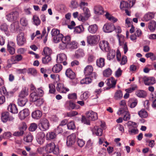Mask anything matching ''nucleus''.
I'll use <instances>...</instances> for the list:
<instances>
[{
	"label": "nucleus",
	"instance_id": "obj_1",
	"mask_svg": "<svg viewBox=\"0 0 156 156\" xmlns=\"http://www.w3.org/2000/svg\"><path fill=\"white\" fill-rule=\"evenodd\" d=\"M83 12L79 15L78 19L80 21H84L88 20L90 16V14L89 9L87 7L83 8Z\"/></svg>",
	"mask_w": 156,
	"mask_h": 156
},
{
	"label": "nucleus",
	"instance_id": "obj_2",
	"mask_svg": "<svg viewBox=\"0 0 156 156\" xmlns=\"http://www.w3.org/2000/svg\"><path fill=\"white\" fill-rule=\"evenodd\" d=\"M99 40V37L98 35H90L87 37V43L91 46L97 44Z\"/></svg>",
	"mask_w": 156,
	"mask_h": 156
},
{
	"label": "nucleus",
	"instance_id": "obj_3",
	"mask_svg": "<svg viewBox=\"0 0 156 156\" xmlns=\"http://www.w3.org/2000/svg\"><path fill=\"white\" fill-rule=\"evenodd\" d=\"M49 126V121L45 118H44L41 120L40 123L39 124L40 128L42 131H44L48 129Z\"/></svg>",
	"mask_w": 156,
	"mask_h": 156
},
{
	"label": "nucleus",
	"instance_id": "obj_4",
	"mask_svg": "<svg viewBox=\"0 0 156 156\" xmlns=\"http://www.w3.org/2000/svg\"><path fill=\"white\" fill-rule=\"evenodd\" d=\"M19 17V13L16 11L11 12L6 16L7 20L11 22L16 20Z\"/></svg>",
	"mask_w": 156,
	"mask_h": 156
},
{
	"label": "nucleus",
	"instance_id": "obj_5",
	"mask_svg": "<svg viewBox=\"0 0 156 156\" xmlns=\"http://www.w3.org/2000/svg\"><path fill=\"white\" fill-rule=\"evenodd\" d=\"M118 37L119 44L120 46H122V48L124 50V53L126 54L128 50V48L127 43L125 42L124 40V36L122 35H117Z\"/></svg>",
	"mask_w": 156,
	"mask_h": 156
},
{
	"label": "nucleus",
	"instance_id": "obj_6",
	"mask_svg": "<svg viewBox=\"0 0 156 156\" xmlns=\"http://www.w3.org/2000/svg\"><path fill=\"white\" fill-rule=\"evenodd\" d=\"M17 43L18 45L21 46L26 42V39L23 32H20L17 36Z\"/></svg>",
	"mask_w": 156,
	"mask_h": 156
},
{
	"label": "nucleus",
	"instance_id": "obj_7",
	"mask_svg": "<svg viewBox=\"0 0 156 156\" xmlns=\"http://www.w3.org/2000/svg\"><path fill=\"white\" fill-rule=\"evenodd\" d=\"M67 59L66 55L64 53H61L57 55V61L58 63H63L65 66L67 64L66 61Z\"/></svg>",
	"mask_w": 156,
	"mask_h": 156
},
{
	"label": "nucleus",
	"instance_id": "obj_8",
	"mask_svg": "<svg viewBox=\"0 0 156 156\" xmlns=\"http://www.w3.org/2000/svg\"><path fill=\"white\" fill-rule=\"evenodd\" d=\"M86 115V117L87 119L92 121H95L98 118L97 114L91 110L87 112Z\"/></svg>",
	"mask_w": 156,
	"mask_h": 156
},
{
	"label": "nucleus",
	"instance_id": "obj_9",
	"mask_svg": "<svg viewBox=\"0 0 156 156\" xmlns=\"http://www.w3.org/2000/svg\"><path fill=\"white\" fill-rule=\"evenodd\" d=\"M115 29L114 25L111 23L105 24L103 27V31L106 33H110L113 31Z\"/></svg>",
	"mask_w": 156,
	"mask_h": 156
},
{
	"label": "nucleus",
	"instance_id": "obj_10",
	"mask_svg": "<svg viewBox=\"0 0 156 156\" xmlns=\"http://www.w3.org/2000/svg\"><path fill=\"white\" fill-rule=\"evenodd\" d=\"M45 134L42 132H39L36 136V140L38 144H42L44 141Z\"/></svg>",
	"mask_w": 156,
	"mask_h": 156
},
{
	"label": "nucleus",
	"instance_id": "obj_11",
	"mask_svg": "<svg viewBox=\"0 0 156 156\" xmlns=\"http://www.w3.org/2000/svg\"><path fill=\"white\" fill-rule=\"evenodd\" d=\"M76 137V135L74 133H73L68 136L67 139V145L69 146H71L73 145L75 142Z\"/></svg>",
	"mask_w": 156,
	"mask_h": 156
},
{
	"label": "nucleus",
	"instance_id": "obj_12",
	"mask_svg": "<svg viewBox=\"0 0 156 156\" xmlns=\"http://www.w3.org/2000/svg\"><path fill=\"white\" fill-rule=\"evenodd\" d=\"M99 46L103 51H108L110 49L108 42L105 41H101L99 43Z\"/></svg>",
	"mask_w": 156,
	"mask_h": 156
},
{
	"label": "nucleus",
	"instance_id": "obj_13",
	"mask_svg": "<svg viewBox=\"0 0 156 156\" xmlns=\"http://www.w3.org/2000/svg\"><path fill=\"white\" fill-rule=\"evenodd\" d=\"M144 84L146 85H149L154 84L155 83V78L152 77H144L143 78Z\"/></svg>",
	"mask_w": 156,
	"mask_h": 156
},
{
	"label": "nucleus",
	"instance_id": "obj_14",
	"mask_svg": "<svg viewBox=\"0 0 156 156\" xmlns=\"http://www.w3.org/2000/svg\"><path fill=\"white\" fill-rule=\"evenodd\" d=\"M116 83V80L113 77L108 78L106 80V84L109 87L108 89L114 88Z\"/></svg>",
	"mask_w": 156,
	"mask_h": 156
},
{
	"label": "nucleus",
	"instance_id": "obj_15",
	"mask_svg": "<svg viewBox=\"0 0 156 156\" xmlns=\"http://www.w3.org/2000/svg\"><path fill=\"white\" fill-rule=\"evenodd\" d=\"M56 89L58 91L62 93H66L69 90L68 88L65 87L63 84L62 83L58 84Z\"/></svg>",
	"mask_w": 156,
	"mask_h": 156
},
{
	"label": "nucleus",
	"instance_id": "obj_16",
	"mask_svg": "<svg viewBox=\"0 0 156 156\" xmlns=\"http://www.w3.org/2000/svg\"><path fill=\"white\" fill-rule=\"evenodd\" d=\"M29 114V110L28 109L26 108L21 111L19 114V116L21 120L24 119Z\"/></svg>",
	"mask_w": 156,
	"mask_h": 156
},
{
	"label": "nucleus",
	"instance_id": "obj_17",
	"mask_svg": "<svg viewBox=\"0 0 156 156\" xmlns=\"http://www.w3.org/2000/svg\"><path fill=\"white\" fill-rule=\"evenodd\" d=\"M93 68L90 65L87 66L84 70V73L86 76H90L93 71Z\"/></svg>",
	"mask_w": 156,
	"mask_h": 156
},
{
	"label": "nucleus",
	"instance_id": "obj_18",
	"mask_svg": "<svg viewBox=\"0 0 156 156\" xmlns=\"http://www.w3.org/2000/svg\"><path fill=\"white\" fill-rule=\"evenodd\" d=\"M9 111L13 114H16L18 113V109L16 105L13 104H10L8 107Z\"/></svg>",
	"mask_w": 156,
	"mask_h": 156
},
{
	"label": "nucleus",
	"instance_id": "obj_19",
	"mask_svg": "<svg viewBox=\"0 0 156 156\" xmlns=\"http://www.w3.org/2000/svg\"><path fill=\"white\" fill-rule=\"evenodd\" d=\"M9 118V113L8 112H5L2 113L1 119L3 122H6L9 119L12 120L14 119L13 117H12L11 119Z\"/></svg>",
	"mask_w": 156,
	"mask_h": 156
},
{
	"label": "nucleus",
	"instance_id": "obj_20",
	"mask_svg": "<svg viewBox=\"0 0 156 156\" xmlns=\"http://www.w3.org/2000/svg\"><path fill=\"white\" fill-rule=\"evenodd\" d=\"M66 76L71 79H73L76 77V75L70 69H67L66 72Z\"/></svg>",
	"mask_w": 156,
	"mask_h": 156
},
{
	"label": "nucleus",
	"instance_id": "obj_21",
	"mask_svg": "<svg viewBox=\"0 0 156 156\" xmlns=\"http://www.w3.org/2000/svg\"><path fill=\"white\" fill-rule=\"evenodd\" d=\"M95 13L98 15L103 14L104 13L103 8L100 5H97L94 7V9Z\"/></svg>",
	"mask_w": 156,
	"mask_h": 156
},
{
	"label": "nucleus",
	"instance_id": "obj_22",
	"mask_svg": "<svg viewBox=\"0 0 156 156\" xmlns=\"http://www.w3.org/2000/svg\"><path fill=\"white\" fill-rule=\"evenodd\" d=\"M148 28L151 31L154 32L156 29V22L151 20L148 23Z\"/></svg>",
	"mask_w": 156,
	"mask_h": 156
},
{
	"label": "nucleus",
	"instance_id": "obj_23",
	"mask_svg": "<svg viewBox=\"0 0 156 156\" xmlns=\"http://www.w3.org/2000/svg\"><path fill=\"white\" fill-rule=\"evenodd\" d=\"M55 147V144L53 142H52L48 144L45 148V150L47 153H51L53 151V149Z\"/></svg>",
	"mask_w": 156,
	"mask_h": 156
},
{
	"label": "nucleus",
	"instance_id": "obj_24",
	"mask_svg": "<svg viewBox=\"0 0 156 156\" xmlns=\"http://www.w3.org/2000/svg\"><path fill=\"white\" fill-rule=\"evenodd\" d=\"M93 133H95L98 136H101L102 134V130L101 128H99L97 126H95L92 129Z\"/></svg>",
	"mask_w": 156,
	"mask_h": 156
},
{
	"label": "nucleus",
	"instance_id": "obj_25",
	"mask_svg": "<svg viewBox=\"0 0 156 156\" xmlns=\"http://www.w3.org/2000/svg\"><path fill=\"white\" fill-rule=\"evenodd\" d=\"M30 101L33 102H35V101H36L37 100V99L40 97L38 95V93L34 92L30 94Z\"/></svg>",
	"mask_w": 156,
	"mask_h": 156
},
{
	"label": "nucleus",
	"instance_id": "obj_26",
	"mask_svg": "<svg viewBox=\"0 0 156 156\" xmlns=\"http://www.w3.org/2000/svg\"><path fill=\"white\" fill-rule=\"evenodd\" d=\"M22 59V56L21 55L18 54L12 56L11 58V60L12 62H15L20 61Z\"/></svg>",
	"mask_w": 156,
	"mask_h": 156
},
{
	"label": "nucleus",
	"instance_id": "obj_27",
	"mask_svg": "<svg viewBox=\"0 0 156 156\" xmlns=\"http://www.w3.org/2000/svg\"><path fill=\"white\" fill-rule=\"evenodd\" d=\"M42 113L40 110H37L33 112L32 114V117L35 119H38L41 116Z\"/></svg>",
	"mask_w": 156,
	"mask_h": 156
},
{
	"label": "nucleus",
	"instance_id": "obj_28",
	"mask_svg": "<svg viewBox=\"0 0 156 156\" xmlns=\"http://www.w3.org/2000/svg\"><path fill=\"white\" fill-rule=\"evenodd\" d=\"M98 30V27L96 24L91 25L89 26L88 28V31L90 33H95Z\"/></svg>",
	"mask_w": 156,
	"mask_h": 156
},
{
	"label": "nucleus",
	"instance_id": "obj_29",
	"mask_svg": "<svg viewBox=\"0 0 156 156\" xmlns=\"http://www.w3.org/2000/svg\"><path fill=\"white\" fill-rule=\"evenodd\" d=\"M33 139V135L29 133L24 136L23 140L27 143H30L32 141Z\"/></svg>",
	"mask_w": 156,
	"mask_h": 156
},
{
	"label": "nucleus",
	"instance_id": "obj_30",
	"mask_svg": "<svg viewBox=\"0 0 156 156\" xmlns=\"http://www.w3.org/2000/svg\"><path fill=\"white\" fill-rule=\"evenodd\" d=\"M28 94V89L27 88H23L19 94V98H26L25 97Z\"/></svg>",
	"mask_w": 156,
	"mask_h": 156
},
{
	"label": "nucleus",
	"instance_id": "obj_31",
	"mask_svg": "<svg viewBox=\"0 0 156 156\" xmlns=\"http://www.w3.org/2000/svg\"><path fill=\"white\" fill-rule=\"evenodd\" d=\"M96 64L99 67L102 68L105 65V59L104 58H100L97 60Z\"/></svg>",
	"mask_w": 156,
	"mask_h": 156
},
{
	"label": "nucleus",
	"instance_id": "obj_32",
	"mask_svg": "<svg viewBox=\"0 0 156 156\" xmlns=\"http://www.w3.org/2000/svg\"><path fill=\"white\" fill-rule=\"evenodd\" d=\"M128 132L130 135H134L138 133V130L136 126L134 127H129Z\"/></svg>",
	"mask_w": 156,
	"mask_h": 156
},
{
	"label": "nucleus",
	"instance_id": "obj_33",
	"mask_svg": "<svg viewBox=\"0 0 156 156\" xmlns=\"http://www.w3.org/2000/svg\"><path fill=\"white\" fill-rule=\"evenodd\" d=\"M62 41L64 42L67 45L69 44L71 45L73 44V43H75L74 42H71V37L69 36H66L65 37L63 36Z\"/></svg>",
	"mask_w": 156,
	"mask_h": 156
},
{
	"label": "nucleus",
	"instance_id": "obj_34",
	"mask_svg": "<svg viewBox=\"0 0 156 156\" xmlns=\"http://www.w3.org/2000/svg\"><path fill=\"white\" fill-rule=\"evenodd\" d=\"M138 101L136 99H130L128 102V105L131 108H134L137 105Z\"/></svg>",
	"mask_w": 156,
	"mask_h": 156
},
{
	"label": "nucleus",
	"instance_id": "obj_35",
	"mask_svg": "<svg viewBox=\"0 0 156 156\" xmlns=\"http://www.w3.org/2000/svg\"><path fill=\"white\" fill-rule=\"evenodd\" d=\"M62 68V66L61 65L57 64L53 67L52 70L54 73H58L61 70Z\"/></svg>",
	"mask_w": 156,
	"mask_h": 156
},
{
	"label": "nucleus",
	"instance_id": "obj_36",
	"mask_svg": "<svg viewBox=\"0 0 156 156\" xmlns=\"http://www.w3.org/2000/svg\"><path fill=\"white\" fill-rule=\"evenodd\" d=\"M136 94L138 97L143 98L145 97L147 95L145 91L141 90H138L136 91Z\"/></svg>",
	"mask_w": 156,
	"mask_h": 156
},
{
	"label": "nucleus",
	"instance_id": "obj_37",
	"mask_svg": "<svg viewBox=\"0 0 156 156\" xmlns=\"http://www.w3.org/2000/svg\"><path fill=\"white\" fill-rule=\"evenodd\" d=\"M122 97V94L121 91L120 90H118L115 93L114 98L117 100H120Z\"/></svg>",
	"mask_w": 156,
	"mask_h": 156
},
{
	"label": "nucleus",
	"instance_id": "obj_38",
	"mask_svg": "<svg viewBox=\"0 0 156 156\" xmlns=\"http://www.w3.org/2000/svg\"><path fill=\"white\" fill-rule=\"evenodd\" d=\"M27 101V100L26 98H19L18 99V103L20 106H23L25 105Z\"/></svg>",
	"mask_w": 156,
	"mask_h": 156
},
{
	"label": "nucleus",
	"instance_id": "obj_39",
	"mask_svg": "<svg viewBox=\"0 0 156 156\" xmlns=\"http://www.w3.org/2000/svg\"><path fill=\"white\" fill-rule=\"evenodd\" d=\"M20 26L18 22H15L11 25V30L13 32L16 31L19 28Z\"/></svg>",
	"mask_w": 156,
	"mask_h": 156
},
{
	"label": "nucleus",
	"instance_id": "obj_40",
	"mask_svg": "<svg viewBox=\"0 0 156 156\" xmlns=\"http://www.w3.org/2000/svg\"><path fill=\"white\" fill-rule=\"evenodd\" d=\"M105 12L106 14L105 16L108 20L112 21L114 22H115L117 21V19L116 18L112 16L108 12Z\"/></svg>",
	"mask_w": 156,
	"mask_h": 156
},
{
	"label": "nucleus",
	"instance_id": "obj_41",
	"mask_svg": "<svg viewBox=\"0 0 156 156\" xmlns=\"http://www.w3.org/2000/svg\"><path fill=\"white\" fill-rule=\"evenodd\" d=\"M56 136V133L54 132H49L46 135V138L47 140H50L55 138Z\"/></svg>",
	"mask_w": 156,
	"mask_h": 156
},
{
	"label": "nucleus",
	"instance_id": "obj_42",
	"mask_svg": "<svg viewBox=\"0 0 156 156\" xmlns=\"http://www.w3.org/2000/svg\"><path fill=\"white\" fill-rule=\"evenodd\" d=\"M139 116L141 118H146L148 116L147 113L144 109H142L138 112Z\"/></svg>",
	"mask_w": 156,
	"mask_h": 156
},
{
	"label": "nucleus",
	"instance_id": "obj_43",
	"mask_svg": "<svg viewBox=\"0 0 156 156\" xmlns=\"http://www.w3.org/2000/svg\"><path fill=\"white\" fill-rule=\"evenodd\" d=\"M84 30V28L83 26L80 25L75 28L74 32L77 34H80L83 32Z\"/></svg>",
	"mask_w": 156,
	"mask_h": 156
},
{
	"label": "nucleus",
	"instance_id": "obj_44",
	"mask_svg": "<svg viewBox=\"0 0 156 156\" xmlns=\"http://www.w3.org/2000/svg\"><path fill=\"white\" fill-rule=\"evenodd\" d=\"M154 17V14L151 12L145 14L144 16V20L147 21L153 18Z\"/></svg>",
	"mask_w": 156,
	"mask_h": 156
},
{
	"label": "nucleus",
	"instance_id": "obj_45",
	"mask_svg": "<svg viewBox=\"0 0 156 156\" xmlns=\"http://www.w3.org/2000/svg\"><path fill=\"white\" fill-rule=\"evenodd\" d=\"M92 82V79L86 76L84 78L82 79L80 81L81 84H89Z\"/></svg>",
	"mask_w": 156,
	"mask_h": 156
},
{
	"label": "nucleus",
	"instance_id": "obj_46",
	"mask_svg": "<svg viewBox=\"0 0 156 156\" xmlns=\"http://www.w3.org/2000/svg\"><path fill=\"white\" fill-rule=\"evenodd\" d=\"M84 55L83 51L82 49H79L75 52V56L77 58L83 57Z\"/></svg>",
	"mask_w": 156,
	"mask_h": 156
},
{
	"label": "nucleus",
	"instance_id": "obj_47",
	"mask_svg": "<svg viewBox=\"0 0 156 156\" xmlns=\"http://www.w3.org/2000/svg\"><path fill=\"white\" fill-rule=\"evenodd\" d=\"M120 7L121 10H123L129 7V6L128 2L123 1L121 2Z\"/></svg>",
	"mask_w": 156,
	"mask_h": 156
},
{
	"label": "nucleus",
	"instance_id": "obj_48",
	"mask_svg": "<svg viewBox=\"0 0 156 156\" xmlns=\"http://www.w3.org/2000/svg\"><path fill=\"white\" fill-rule=\"evenodd\" d=\"M63 35L62 34H60L55 36L53 37V41L55 43H58L60 41H62Z\"/></svg>",
	"mask_w": 156,
	"mask_h": 156
},
{
	"label": "nucleus",
	"instance_id": "obj_49",
	"mask_svg": "<svg viewBox=\"0 0 156 156\" xmlns=\"http://www.w3.org/2000/svg\"><path fill=\"white\" fill-rule=\"evenodd\" d=\"M115 52L114 51H110L107 55V59L110 60L113 59L115 56Z\"/></svg>",
	"mask_w": 156,
	"mask_h": 156
},
{
	"label": "nucleus",
	"instance_id": "obj_50",
	"mask_svg": "<svg viewBox=\"0 0 156 156\" xmlns=\"http://www.w3.org/2000/svg\"><path fill=\"white\" fill-rule=\"evenodd\" d=\"M20 23L21 25L24 27H26L28 25V20L26 18L23 17L20 18Z\"/></svg>",
	"mask_w": 156,
	"mask_h": 156
},
{
	"label": "nucleus",
	"instance_id": "obj_51",
	"mask_svg": "<svg viewBox=\"0 0 156 156\" xmlns=\"http://www.w3.org/2000/svg\"><path fill=\"white\" fill-rule=\"evenodd\" d=\"M127 111V108L121 107L119 109L117 113L119 115H123Z\"/></svg>",
	"mask_w": 156,
	"mask_h": 156
},
{
	"label": "nucleus",
	"instance_id": "obj_52",
	"mask_svg": "<svg viewBox=\"0 0 156 156\" xmlns=\"http://www.w3.org/2000/svg\"><path fill=\"white\" fill-rule=\"evenodd\" d=\"M43 52L45 55L49 56L52 53V50L49 48L46 47L44 48Z\"/></svg>",
	"mask_w": 156,
	"mask_h": 156
},
{
	"label": "nucleus",
	"instance_id": "obj_53",
	"mask_svg": "<svg viewBox=\"0 0 156 156\" xmlns=\"http://www.w3.org/2000/svg\"><path fill=\"white\" fill-rule=\"evenodd\" d=\"M112 74V70L109 68L106 69L103 72V75L104 76L108 77L110 76Z\"/></svg>",
	"mask_w": 156,
	"mask_h": 156
},
{
	"label": "nucleus",
	"instance_id": "obj_54",
	"mask_svg": "<svg viewBox=\"0 0 156 156\" xmlns=\"http://www.w3.org/2000/svg\"><path fill=\"white\" fill-rule=\"evenodd\" d=\"M51 60V58L50 56L45 55V57L42 58V62L44 64H47Z\"/></svg>",
	"mask_w": 156,
	"mask_h": 156
},
{
	"label": "nucleus",
	"instance_id": "obj_55",
	"mask_svg": "<svg viewBox=\"0 0 156 156\" xmlns=\"http://www.w3.org/2000/svg\"><path fill=\"white\" fill-rule=\"evenodd\" d=\"M37 124L35 123H33L30 124L29 129L30 131L34 132L37 129Z\"/></svg>",
	"mask_w": 156,
	"mask_h": 156
},
{
	"label": "nucleus",
	"instance_id": "obj_56",
	"mask_svg": "<svg viewBox=\"0 0 156 156\" xmlns=\"http://www.w3.org/2000/svg\"><path fill=\"white\" fill-rule=\"evenodd\" d=\"M20 131H15L13 133V135L15 136H23L24 134L23 130H20Z\"/></svg>",
	"mask_w": 156,
	"mask_h": 156
},
{
	"label": "nucleus",
	"instance_id": "obj_57",
	"mask_svg": "<svg viewBox=\"0 0 156 156\" xmlns=\"http://www.w3.org/2000/svg\"><path fill=\"white\" fill-rule=\"evenodd\" d=\"M0 93L1 94L5 96H8L9 93L7 91L6 89L4 87H2L0 88Z\"/></svg>",
	"mask_w": 156,
	"mask_h": 156
},
{
	"label": "nucleus",
	"instance_id": "obj_58",
	"mask_svg": "<svg viewBox=\"0 0 156 156\" xmlns=\"http://www.w3.org/2000/svg\"><path fill=\"white\" fill-rule=\"evenodd\" d=\"M89 97L88 92H85L80 96V99L82 100H86Z\"/></svg>",
	"mask_w": 156,
	"mask_h": 156
},
{
	"label": "nucleus",
	"instance_id": "obj_59",
	"mask_svg": "<svg viewBox=\"0 0 156 156\" xmlns=\"http://www.w3.org/2000/svg\"><path fill=\"white\" fill-rule=\"evenodd\" d=\"M90 120L89 119L86 117L84 116H82V122L84 124H85L88 125L90 124Z\"/></svg>",
	"mask_w": 156,
	"mask_h": 156
},
{
	"label": "nucleus",
	"instance_id": "obj_60",
	"mask_svg": "<svg viewBox=\"0 0 156 156\" xmlns=\"http://www.w3.org/2000/svg\"><path fill=\"white\" fill-rule=\"evenodd\" d=\"M68 128L69 129H75V126L74 122L71 121L68 123L67 125Z\"/></svg>",
	"mask_w": 156,
	"mask_h": 156
},
{
	"label": "nucleus",
	"instance_id": "obj_61",
	"mask_svg": "<svg viewBox=\"0 0 156 156\" xmlns=\"http://www.w3.org/2000/svg\"><path fill=\"white\" fill-rule=\"evenodd\" d=\"M49 92L51 94H53L55 91V85L51 83L49 85Z\"/></svg>",
	"mask_w": 156,
	"mask_h": 156
},
{
	"label": "nucleus",
	"instance_id": "obj_62",
	"mask_svg": "<svg viewBox=\"0 0 156 156\" xmlns=\"http://www.w3.org/2000/svg\"><path fill=\"white\" fill-rule=\"evenodd\" d=\"M34 22V24L37 26L39 25L41 23V21L39 18L36 16H33Z\"/></svg>",
	"mask_w": 156,
	"mask_h": 156
},
{
	"label": "nucleus",
	"instance_id": "obj_63",
	"mask_svg": "<svg viewBox=\"0 0 156 156\" xmlns=\"http://www.w3.org/2000/svg\"><path fill=\"white\" fill-rule=\"evenodd\" d=\"M60 34L59 30L57 29H53L51 31V34L53 36H56L57 35Z\"/></svg>",
	"mask_w": 156,
	"mask_h": 156
},
{
	"label": "nucleus",
	"instance_id": "obj_64",
	"mask_svg": "<svg viewBox=\"0 0 156 156\" xmlns=\"http://www.w3.org/2000/svg\"><path fill=\"white\" fill-rule=\"evenodd\" d=\"M70 3L71 7L73 9L76 8L78 6V3L76 0H72Z\"/></svg>",
	"mask_w": 156,
	"mask_h": 156
}]
</instances>
